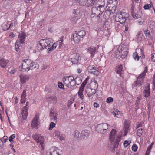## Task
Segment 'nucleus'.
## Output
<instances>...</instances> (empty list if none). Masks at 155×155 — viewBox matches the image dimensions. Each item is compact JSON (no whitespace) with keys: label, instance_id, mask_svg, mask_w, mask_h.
<instances>
[{"label":"nucleus","instance_id":"35","mask_svg":"<svg viewBox=\"0 0 155 155\" xmlns=\"http://www.w3.org/2000/svg\"><path fill=\"white\" fill-rule=\"evenodd\" d=\"M120 47L121 48V50H120L121 51H124L125 53L128 52V45L122 44Z\"/></svg>","mask_w":155,"mask_h":155},{"label":"nucleus","instance_id":"21","mask_svg":"<svg viewBox=\"0 0 155 155\" xmlns=\"http://www.w3.org/2000/svg\"><path fill=\"white\" fill-rule=\"evenodd\" d=\"M20 81L21 83H25L28 80L29 77L28 75L21 74L20 75Z\"/></svg>","mask_w":155,"mask_h":155},{"label":"nucleus","instance_id":"62","mask_svg":"<svg viewBox=\"0 0 155 155\" xmlns=\"http://www.w3.org/2000/svg\"><path fill=\"white\" fill-rule=\"evenodd\" d=\"M92 74L96 75V76H97L99 75V72L98 70H96V69L95 70H94V71H92L91 72Z\"/></svg>","mask_w":155,"mask_h":155},{"label":"nucleus","instance_id":"33","mask_svg":"<svg viewBox=\"0 0 155 155\" xmlns=\"http://www.w3.org/2000/svg\"><path fill=\"white\" fill-rule=\"evenodd\" d=\"M57 45V43H54L53 44L51 47L49 48L48 49V53H49L54 50L56 48Z\"/></svg>","mask_w":155,"mask_h":155},{"label":"nucleus","instance_id":"53","mask_svg":"<svg viewBox=\"0 0 155 155\" xmlns=\"http://www.w3.org/2000/svg\"><path fill=\"white\" fill-rule=\"evenodd\" d=\"M131 143L130 141L125 140L124 142L123 145L125 147L128 146Z\"/></svg>","mask_w":155,"mask_h":155},{"label":"nucleus","instance_id":"3","mask_svg":"<svg viewBox=\"0 0 155 155\" xmlns=\"http://www.w3.org/2000/svg\"><path fill=\"white\" fill-rule=\"evenodd\" d=\"M76 3H78L79 5L82 7H89L93 6L97 2L95 5L101 7H104L105 2L104 0H97L95 2L94 0H74Z\"/></svg>","mask_w":155,"mask_h":155},{"label":"nucleus","instance_id":"4","mask_svg":"<svg viewBox=\"0 0 155 155\" xmlns=\"http://www.w3.org/2000/svg\"><path fill=\"white\" fill-rule=\"evenodd\" d=\"M104 7H101L94 5L91 9L92 14L91 15V16L92 17H94V16H96L97 19H99L104 11Z\"/></svg>","mask_w":155,"mask_h":155},{"label":"nucleus","instance_id":"19","mask_svg":"<svg viewBox=\"0 0 155 155\" xmlns=\"http://www.w3.org/2000/svg\"><path fill=\"white\" fill-rule=\"evenodd\" d=\"M89 131L87 130H83L81 134V138L85 139L87 137L89 136Z\"/></svg>","mask_w":155,"mask_h":155},{"label":"nucleus","instance_id":"9","mask_svg":"<svg viewBox=\"0 0 155 155\" xmlns=\"http://www.w3.org/2000/svg\"><path fill=\"white\" fill-rule=\"evenodd\" d=\"M26 34L25 33L21 32L19 33L17 40V43L23 44L25 43L26 39Z\"/></svg>","mask_w":155,"mask_h":155},{"label":"nucleus","instance_id":"55","mask_svg":"<svg viewBox=\"0 0 155 155\" xmlns=\"http://www.w3.org/2000/svg\"><path fill=\"white\" fill-rule=\"evenodd\" d=\"M61 141L63 140H65V137L64 135L61 134L60 136L58 137Z\"/></svg>","mask_w":155,"mask_h":155},{"label":"nucleus","instance_id":"36","mask_svg":"<svg viewBox=\"0 0 155 155\" xmlns=\"http://www.w3.org/2000/svg\"><path fill=\"white\" fill-rule=\"evenodd\" d=\"M76 33L78 34L80 38H83L86 34L85 32L84 31H81Z\"/></svg>","mask_w":155,"mask_h":155},{"label":"nucleus","instance_id":"39","mask_svg":"<svg viewBox=\"0 0 155 155\" xmlns=\"http://www.w3.org/2000/svg\"><path fill=\"white\" fill-rule=\"evenodd\" d=\"M149 26L150 28L152 29L153 30H155V23L154 22L151 21L149 22Z\"/></svg>","mask_w":155,"mask_h":155},{"label":"nucleus","instance_id":"32","mask_svg":"<svg viewBox=\"0 0 155 155\" xmlns=\"http://www.w3.org/2000/svg\"><path fill=\"white\" fill-rule=\"evenodd\" d=\"M26 91L24 90L22 94L21 95V101L22 103H24L26 101Z\"/></svg>","mask_w":155,"mask_h":155},{"label":"nucleus","instance_id":"8","mask_svg":"<svg viewBox=\"0 0 155 155\" xmlns=\"http://www.w3.org/2000/svg\"><path fill=\"white\" fill-rule=\"evenodd\" d=\"M108 126L106 123L98 124L96 127V130L99 133H104L105 131L108 129Z\"/></svg>","mask_w":155,"mask_h":155},{"label":"nucleus","instance_id":"17","mask_svg":"<svg viewBox=\"0 0 155 155\" xmlns=\"http://www.w3.org/2000/svg\"><path fill=\"white\" fill-rule=\"evenodd\" d=\"M21 114L24 120H25L28 115V109L26 106L23 107L22 109Z\"/></svg>","mask_w":155,"mask_h":155},{"label":"nucleus","instance_id":"47","mask_svg":"<svg viewBox=\"0 0 155 155\" xmlns=\"http://www.w3.org/2000/svg\"><path fill=\"white\" fill-rule=\"evenodd\" d=\"M142 129H139L137 130V134L138 136L140 137L142 135Z\"/></svg>","mask_w":155,"mask_h":155},{"label":"nucleus","instance_id":"2","mask_svg":"<svg viewBox=\"0 0 155 155\" xmlns=\"http://www.w3.org/2000/svg\"><path fill=\"white\" fill-rule=\"evenodd\" d=\"M63 81L67 87L71 88L76 85H79L81 83L82 80L79 77L74 78L73 76H69L63 78Z\"/></svg>","mask_w":155,"mask_h":155},{"label":"nucleus","instance_id":"57","mask_svg":"<svg viewBox=\"0 0 155 155\" xmlns=\"http://www.w3.org/2000/svg\"><path fill=\"white\" fill-rule=\"evenodd\" d=\"M63 40L62 39L60 40L57 42V44L58 45V47L59 48H61L63 44Z\"/></svg>","mask_w":155,"mask_h":155},{"label":"nucleus","instance_id":"25","mask_svg":"<svg viewBox=\"0 0 155 155\" xmlns=\"http://www.w3.org/2000/svg\"><path fill=\"white\" fill-rule=\"evenodd\" d=\"M81 11L79 8L74 9L72 11L73 15L77 16V17H81Z\"/></svg>","mask_w":155,"mask_h":155},{"label":"nucleus","instance_id":"5","mask_svg":"<svg viewBox=\"0 0 155 155\" xmlns=\"http://www.w3.org/2000/svg\"><path fill=\"white\" fill-rule=\"evenodd\" d=\"M129 17L128 14L124 12H120L117 14L115 17V20L122 24L124 23Z\"/></svg>","mask_w":155,"mask_h":155},{"label":"nucleus","instance_id":"28","mask_svg":"<svg viewBox=\"0 0 155 155\" xmlns=\"http://www.w3.org/2000/svg\"><path fill=\"white\" fill-rule=\"evenodd\" d=\"M84 88L80 87L78 92L77 93L79 97L82 100L84 98V96L83 94Z\"/></svg>","mask_w":155,"mask_h":155},{"label":"nucleus","instance_id":"41","mask_svg":"<svg viewBox=\"0 0 155 155\" xmlns=\"http://www.w3.org/2000/svg\"><path fill=\"white\" fill-rule=\"evenodd\" d=\"M133 56L134 59L136 61H138L139 59V57L138 54L137 53L135 52H134L133 55Z\"/></svg>","mask_w":155,"mask_h":155},{"label":"nucleus","instance_id":"50","mask_svg":"<svg viewBox=\"0 0 155 155\" xmlns=\"http://www.w3.org/2000/svg\"><path fill=\"white\" fill-rule=\"evenodd\" d=\"M144 32L147 38H149L150 37V34L149 31L147 30H145L144 31Z\"/></svg>","mask_w":155,"mask_h":155},{"label":"nucleus","instance_id":"56","mask_svg":"<svg viewBox=\"0 0 155 155\" xmlns=\"http://www.w3.org/2000/svg\"><path fill=\"white\" fill-rule=\"evenodd\" d=\"M113 98L111 97H109L106 99V102L108 103L112 102L113 101Z\"/></svg>","mask_w":155,"mask_h":155},{"label":"nucleus","instance_id":"22","mask_svg":"<svg viewBox=\"0 0 155 155\" xmlns=\"http://www.w3.org/2000/svg\"><path fill=\"white\" fill-rule=\"evenodd\" d=\"M50 115L51 121L56 122L57 121V113L51 112Z\"/></svg>","mask_w":155,"mask_h":155},{"label":"nucleus","instance_id":"38","mask_svg":"<svg viewBox=\"0 0 155 155\" xmlns=\"http://www.w3.org/2000/svg\"><path fill=\"white\" fill-rule=\"evenodd\" d=\"M89 79V78L87 77V78H86V79L84 81L82 84L81 86L80 87L84 89L85 85H86Z\"/></svg>","mask_w":155,"mask_h":155},{"label":"nucleus","instance_id":"31","mask_svg":"<svg viewBox=\"0 0 155 155\" xmlns=\"http://www.w3.org/2000/svg\"><path fill=\"white\" fill-rule=\"evenodd\" d=\"M150 89L149 86L146 87L143 91L144 96L145 97H148L150 94Z\"/></svg>","mask_w":155,"mask_h":155},{"label":"nucleus","instance_id":"34","mask_svg":"<svg viewBox=\"0 0 155 155\" xmlns=\"http://www.w3.org/2000/svg\"><path fill=\"white\" fill-rule=\"evenodd\" d=\"M143 33L141 31L138 32V34L136 35V38L137 41H141L142 38Z\"/></svg>","mask_w":155,"mask_h":155},{"label":"nucleus","instance_id":"24","mask_svg":"<svg viewBox=\"0 0 155 155\" xmlns=\"http://www.w3.org/2000/svg\"><path fill=\"white\" fill-rule=\"evenodd\" d=\"M8 63V61L4 58L0 59V66L3 68L6 67Z\"/></svg>","mask_w":155,"mask_h":155},{"label":"nucleus","instance_id":"29","mask_svg":"<svg viewBox=\"0 0 155 155\" xmlns=\"http://www.w3.org/2000/svg\"><path fill=\"white\" fill-rule=\"evenodd\" d=\"M112 14L110 12V10L107 9L104 12L103 17L105 19H108L110 17L111 15Z\"/></svg>","mask_w":155,"mask_h":155},{"label":"nucleus","instance_id":"23","mask_svg":"<svg viewBox=\"0 0 155 155\" xmlns=\"http://www.w3.org/2000/svg\"><path fill=\"white\" fill-rule=\"evenodd\" d=\"M114 116L117 118H120L122 116V113L117 109H114L112 112Z\"/></svg>","mask_w":155,"mask_h":155},{"label":"nucleus","instance_id":"45","mask_svg":"<svg viewBox=\"0 0 155 155\" xmlns=\"http://www.w3.org/2000/svg\"><path fill=\"white\" fill-rule=\"evenodd\" d=\"M15 137V135L14 134L11 135L9 137V140L11 143H13L14 142L13 140Z\"/></svg>","mask_w":155,"mask_h":155},{"label":"nucleus","instance_id":"59","mask_svg":"<svg viewBox=\"0 0 155 155\" xmlns=\"http://www.w3.org/2000/svg\"><path fill=\"white\" fill-rule=\"evenodd\" d=\"M7 139H8V137L6 136H4L3 138H2V139H1V140L2 141V143H5L6 141H7Z\"/></svg>","mask_w":155,"mask_h":155},{"label":"nucleus","instance_id":"12","mask_svg":"<svg viewBox=\"0 0 155 155\" xmlns=\"http://www.w3.org/2000/svg\"><path fill=\"white\" fill-rule=\"evenodd\" d=\"M61 152V150L57 147H53L50 150V152L48 153V155H61L60 153Z\"/></svg>","mask_w":155,"mask_h":155},{"label":"nucleus","instance_id":"48","mask_svg":"<svg viewBox=\"0 0 155 155\" xmlns=\"http://www.w3.org/2000/svg\"><path fill=\"white\" fill-rule=\"evenodd\" d=\"M80 132L78 130H76L74 133V136L76 138H78L79 137Z\"/></svg>","mask_w":155,"mask_h":155},{"label":"nucleus","instance_id":"37","mask_svg":"<svg viewBox=\"0 0 155 155\" xmlns=\"http://www.w3.org/2000/svg\"><path fill=\"white\" fill-rule=\"evenodd\" d=\"M109 4L107 5V7H109V10H110V12H111L112 14H113L114 13L115 11L116 10V8L115 6H110V7H109L108 5Z\"/></svg>","mask_w":155,"mask_h":155},{"label":"nucleus","instance_id":"26","mask_svg":"<svg viewBox=\"0 0 155 155\" xmlns=\"http://www.w3.org/2000/svg\"><path fill=\"white\" fill-rule=\"evenodd\" d=\"M120 50H121V48L120 46L115 52V56L117 58H119L120 57H121L122 53H121Z\"/></svg>","mask_w":155,"mask_h":155},{"label":"nucleus","instance_id":"63","mask_svg":"<svg viewBox=\"0 0 155 155\" xmlns=\"http://www.w3.org/2000/svg\"><path fill=\"white\" fill-rule=\"evenodd\" d=\"M122 55H121V57L122 58H124L125 56H126L128 53V52H126L125 53L124 51H120Z\"/></svg>","mask_w":155,"mask_h":155},{"label":"nucleus","instance_id":"51","mask_svg":"<svg viewBox=\"0 0 155 155\" xmlns=\"http://www.w3.org/2000/svg\"><path fill=\"white\" fill-rule=\"evenodd\" d=\"M40 135V134H36L33 135L32 137L37 142V141L38 140V139L39 138V137Z\"/></svg>","mask_w":155,"mask_h":155},{"label":"nucleus","instance_id":"27","mask_svg":"<svg viewBox=\"0 0 155 155\" xmlns=\"http://www.w3.org/2000/svg\"><path fill=\"white\" fill-rule=\"evenodd\" d=\"M86 91L88 96L89 97H91L92 95L94 94L96 92L94 89L91 88L87 89Z\"/></svg>","mask_w":155,"mask_h":155},{"label":"nucleus","instance_id":"49","mask_svg":"<svg viewBox=\"0 0 155 155\" xmlns=\"http://www.w3.org/2000/svg\"><path fill=\"white\" fill-rule=\"evenodd\" d=\"M55 126V124L53 122H51L50 123L49 130H51Z\"/></svg>","mask_w":155,"mask_h":155},{"label":"nucleus","instance_id":"30","mask_svg":"<svg viewBox=\"0 0 155 155\" xmlns=\"http://www.w3.org/2000/svg\"><path fill=\"white\" fill-rule=\"evenodd\" d=\"M123 70V66L121 64L117 65L115 71L117 73L120 74Z\"/></svg>","mask_w":155,"mask_h":155},{"label":"nucleus","instance_id":"43","mask_svg":"<svg viewBox=\"0 0 155 155\" xmlns=\"http://www.w3.org/2000/svg\"><path fill=\"white\" fill-rule=\"evenodd\" d=\"M132 17L136 19H138L141 17V16L140 15L137 13H132Z\"/></svg>","mask_w":155,"mask_h":155},{"label":"nucleus","instance_id":"46","mask_svg":"<svg viewBox=\"0 0 155 155\" xmlns=\"http://www.w3.org/2000/svg\"><path fill=\"white\" fill-rule=\"evenodd\" d=\"M61 134L60 131L58 130H56L54 133V135L57 137H59Z\"/></svg>","mask_w":155,"mask_h":155},{"label":"nucleus","instance_id":"44","mask_svg":"<svg viewBox=\"0 0 155 155\" xmlns=\"http://www.w3.org/2000/svg\"><path fill=\"white\" fill-rule=\"evenodd\" d=\"M8 71L11 74H14L15 73L16 70L13 67H10L8 69Z\"/></svg>","mask_w":155,"mask_h":155},{"label":"nucleus","instance_id":"52","mask_svg":"<svg viewBox=\"0 0 155 155\" xmlns=\"http://www.w3.org/2000/svg\"><path fill=\"white\" fill-rule=\"evenodd\" d=\"M138 148V147L136 144H134L132 147V150L136 152L137 151Z\"/></svg>","mask_w":155,"mask_h":155},{"label":"nucleus","instance_id":"13","mask_svg":"<svg viewBox=\"0 0 155 155\" xmlns=\"http://www.w3.org/2000/svg\"><path fill=\"white\" fill-rule=\"evenodd\" d=\"M39 147H40L42 150L44 149V138L41 134H40L39 137V138L37 141Z\"/></svg>","mask_w":155,"mask_h":155},{"label":"nucleus","instance_id":"58","mask_svg":"<svg viewBox=\"0 0 155 155\" xmlns=\"http://www.w3.org/2000/svg\"><path fill=\"white\" fill-rule=\"evenodd\" d=\"M96 68L94 66L89 65L88 67V70L93 71L96 70Z\"/></svg>","mask_w":155,"mask_h":155},{"label":"nucleus","instance_id":"6","mask_svg":"<svg viewBox=\"0 0 155 155\" xmlns=\"http://www.w3.org/2000/svg\"><path fill=\"white\" fill-rule=\"evenodd\" d=\"M116 134V131L114 129H112L110 134V142H115L114 146L115 147H117L121 140V136L120 135L116 138L115 135Z\"/></svg>","mask_w":155,"mask_h":155},{"label":"nucleus","instance_id":"40","mask_svg":"<svg viewBox=\"0 0 155 155\" xmlns=\"http://www.w3.org/2000/svg\"><path fill=\"white\" fill-rule=\"evenodd\" d=\"M73 17L71 19V21L73 23H76L77 20L80 18V17H77V16L73 15Z\"/></svg>","mask_w":155,"mask_h":155},{"label":"nucleus","instance_id":"1","mask_svg":"<svg viewBox=\"0 0 155 155\" xmlns=\"http://www.w3.org/2000/svg\"><path fill=\"white\" fill-rule=\"evenodd\" d=\"M39 65L36 63L33 62L31 59H24L22 60L21 64L19 66V70L20 71H28L30 70L37 69Z\"/></svg>","mask_w":155,"mask_h":155},{"label":"nucleus","instance_id":"42","mask_svg":"<svg viewBox=\"0 0 155 155\" xmlns=\"http://www.w3.org/2000/svg\"><path fill=\"white\" fill-rule=\"evenodd\" d=\"M51 102L54 104L56 103L57 102V98L56 96H51L49 97Z\"/></svg>","mask_w":155,"mask_h":155},{"label":"nucleus","instance_id":"14","mask_svg":"<svg viewBox=\"0 0 155 155\" xmlns=\"http://www.w3.org/2000/svg\"><path fill=\"white\" fill-rule=\"evenodd\" d=\"M97 50L96 48L93 46L88 47L87 49V52L90 54L92 57H93L95 54Z\"/></svg>","mask_w":155,"mask_h":155},{"label":"nucleus","instance_id":"20","mask_svg":"<svg viewBox=\"0 0 155 155\" xmlns=\"http://www.w3.org/2000/svg\"><path fill=\"white\" fill-rule=\"evenodd\" d=\"M43 39L37 42L36 48L39 51L45 48L44 43L43 44L41 42Z\"/></svg>","mask_w":155,"mask_h":155},{"label":"nucleus","instance_id":"64","mask_svg":"<svg viewBox=\"0 0 155 155\" xmlns=\"http://www.w3.org/2000/svg\"><path fill=\"white\" fill-rule=\"evenodd\" d=\"M152 148V145H150L147 148L146 153H150Z\"/></svg>","mask_w":155,"mask_h":155},{"label":"nucleus","instance_id":"7","mask_svg":"<svg viewBox=\"0 0 155 155\" xmlns=\"http://www.w3.org/2000/svg\"><path fill=\"white\" fill-rule=\"evenodd\" d=\"M147 70L145 69L144 71L138 77L137 81L134 82V85L136 86H140L143 83V79L145 75V74Z\"/></svg>","mask_w":155,"mask_h":155},{"label":"nucleus","instance_id":"15","mask_svg":"<svg viewBox=\"0 0 155 155\" xmlns=\"http://www.w3.org/2000/svg\"><path fill=\"white\" fill-rule=\"evenodd\" d=\"M80 37L79 36L78 34L75 32L73 34L72 36V40L74 42L78 43L80 41Z\"/></svg>","mask_w":155,"mask_h":155},{"label":"nucleus","instance_id":"54","mask_svg":"<svg viewBox=\"0 0 155 155\" xmlns=\"http://www.w3.org/2000/svg\"><path fill=\"white\" fill-rule=\"evenodd\" d=\"M20 44L21 43H17V41H16V44L15 46V50L16 51H18L19 48V47L20 46Z\"/></svg>","mask_w":155,"mask_h":155},{"label":"nucleus","instance_id":"60","mask_svg":"<svg viewBox=\"0 0 155 155\" xmlns=\"http://www.w3.org/2000/svg\"><path fill=\"white\" fill-rule=\"evenodd\" d=\"M58 87L60 89H64V86L63 84L60 82H58Z\"/></svg>","mask_w":155,"mask_h":155},{"label":"nucleus","instance_id":"16","mask_svg":"<svg viewBox=\"0 0 155 155\" xmlns=\"http://www.w3.org/2000/svg\"><path fill=\"white\" fill-rule=\"evenodd\" d=\"M41 42L43 44L44 43L45 48L47 47H49L50 46V44L52 42V40L51 38H48L45 39H43Z\"/></svg>","mask_w":155,"mask_h":155},{"label":"nucleus","instance_id":"11","mask_svg":"<svg viewBox=\"0 0 155 155\" xmlns=\"http://www.w3.org/2000/svg\"><path fill=\"white\" fill-rule=\"evenodd\" d=\"M71 57V61L73 64H78L79 63L80 57L78 54L74 53Z\"/></svg>","mask_w":155,"mask_h":155},{"label":"nucleus","instance_id":"10","mask_svg":"<svg viewBox=\"0 0 155 155\" xmlns=\"http://www.w3.org/2000/svg\"><path fill=\"white\" fill-rule=\"evenodd\" d=\"M40 124L39 121V117L38 115H35L31 123V127L37 129Z\"/></svg>","mask_w":155,"mask_h":155},{"label":"nucleus","instance_id":"18","mask_svg":"<svg viewBox=\"0 0 155 155\" xmlns=\"http://www.w3.org/2000/svg\"><path fill=\"white\" fill-rule=\"evenodd\" d=\"M129 125L128 124H127L125 122L124 127L123 128L122 131V133L123 134V136H125L127 133L129 132Z\"/></svg>","mask_w":155,"mask_h":155},{"label":"nucleus","instance_id":"61","mask_svg":"<svg viewBox=\"0 0 155 155\" xmlns=\"http://www.w3.org/2000/svg\"><path fill=\"white\" fill-rule=\"evenodd\" d=\"M151 5L150 4H147L145 5L144 6L143 8H144V9L147 10V9H150L151 8Z\"/></svg>","mask_w":155,"mask_h":155}]
</instances>
